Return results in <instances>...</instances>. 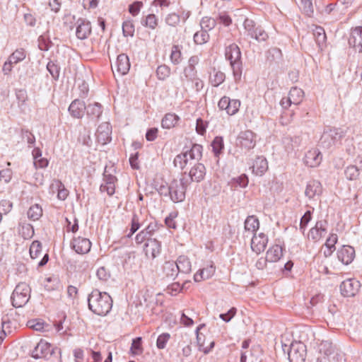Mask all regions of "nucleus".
I'll return each instance as SVG.
<instances>
[{"instance_id": "c9c22d12", "label": "nucleus", "mask_w": 362, "mask_h": 362, "mask_svg": "<svg viewBox=\"0 0 362 362\" xmlns=\"http://www.w3.org/2000/svg\"><path fill=\"white\" fill-rule=\"evenodd\" d=\"M320 353L323 355L322 357L329 358L334 354V348L332 344V342L329 341H323L320 343Z\"/></svg>"}, {"instance_id": "a19ab883", "label": "nucleus", "mask_w": 362, "mask_h": 362, "mask_svg": "<svg viewBox=\"0 0 362 362\" xmlns=\"http://www.w3.org/2000/svg\"><path fill=\"white\" fill-rule=\"evenodd\" d=\"M227 109L226 112L228 115H235L240 108V101L236 99H230L229 98L228 103H227Z\"/></svg>"}, {"instance_id": "c756f323", "label": "nucleus", "mask_w": 362, "mask_h": 362, "mask_svg": "<svg viewBox=\"0 0 362 362\" xmlns=\"http://www.w3.org/2000/svg\"><path fill=\"white\" fill-rule=\"evenodd\" d=\"M163 272L166 277L174 279L179 273L175 262H165L163 265Z\"/></svg>"}, {"instance_id": "5fc2aeb1", "label": "nucleus", "mask_w": 362, "mask_h": 362, "mask_svg": "<svg viewBox=\"0 0 362 362\" xmlns=\"http://www.w3.org/2000/svg\"><path fill=\"white\" fill-rule=\"evenodd\" d=\"M170 74V69L167 65L158 66L156 69V75L159 80L166 79Z\"/></svg>"}, {"instance_id": "0eeeda50", "label": "nucleus", "mask_w": 362, "mask_h": 362, "mask_svg": "<svg viewBox=\"0 0 362 362\" xmlns=\"http://www.w3.org/2000/svg\"><path fill=\"white\" fill-rule=\"evenodd\" d=\"M243 26L247 35L259 42H264L269 37L266 31L261 26L257 25L252 19L246 18L243 23Z\"/></svg>"}, {"instance_id": "393cba45", "label": "nucleus", "mask_w": 362, "mask_h": 362, "mask_svg": "<svg viewBox=\"0 0 362 362\" xmlns=\"http://www.w3.org/2000/svg\"><path fill=\"white\" fill-rule=\"evenodd\" d=\"M283 256V248L279 245H274L267 252V260L269 262H276Z\"/></svg>"}, {"instance_id": "e433bc0d", "label": "nucleus", "mask_w": 362, "mask_h": 362, "mask_svg": "<svg viewBox=\"0 0 362 362\" xmlns=\"http://www.w3.org/2000/svg\"><path fill=\"white\" fill-rule=\"evenodd\" d=\"M313 35L316 43L321 47L325 44L327 38L324 28L320 26L316 27L313 30Z\"/></svg>"}, {"instance_id": "f3484780", "label": "nucleus", "mask_w": 362, "mask_h": 362, "mask_svg": "<svg viewBox=\"0 0 362 362\" xmlns=\"http://www.w3.org/2000/svg\"><path fill=\"white\" fill-rule=\"evenodd\" d=\"M337 257L339 261L344 264H350L355 257V250L349 245H344L338 252Z\"/></svg>"}, {"instance_id": "423d86ee", "label": "nucleus", "mask_w": 362, "mask_h": 362, "mask_svg": "<svg viewBox=\"0 0 362 362\" xmlns=\"http://www.w3.org/2000/svg\"><path fill=\"white\" fill-rule=\"evenodd\" d=\"M283 351H288V360L290 362H304L306 357V346L301 341H294L288 346L282 345Z\"/></svg>"}, {"instance_id": "603ef678", "label": "nucleus", "mask_w": 362, "mask_h": 362, "mask_svg": "<svg viewBox=\"0 0 362 362\" xmlns=\"http://www.w3.org/2000/svg\"><path fill=\"white\" fill-rule=\"evenodd\" d=\"M134 30V25L132 21H126L123 22L122 33L124 37H133Z\"/></svg>"}, {"instance_id": "8fccbe9b", "label": "nucleus", "mask_w": 362, "mask_h": 362, "mask_svg": "<svg viewBox=\"0 0 362 362\" xmlns=\"http://www.w3.org/2000/svg\"><path fill=\"white\" fill-rule=\"evenodd\" d=\"M300 8L308 17L313 16L314 13L313 0H300Z\"/></svg>"}, {"instance_id": "2f4dec72", "label": "nucleus", "mask_w": 362, "mask_h": 362, "mask_svg": "<svg viewBox=\"0 0 362 362\" xmlns=\"http://www.w3.org/2000/svg\"><path fill=\"white\" fill-rule=\"evenodd\" d=\"M259 220L255 216H247L244 223L245 233L248 232L254 235V233L259 228Z\"/></svg>"}, {"instance_id": "a211bd4d", "label": "nucleus", "mask_w": 362, "mask_h": 362, "mask_svg": "<svg viewBox=\"0 0 362 362\" xmlns=\"http://www.w3.org/2000/svg\"><path fill=\"white\" fill-rule=\"evenodd\" d=\"M206 168L204 164L197 163L192 166L189 170V175L190 182H199L204 179L206 175Z\"/></svg>"}, {"instance_id": "4c0bfd02", "label": "nucleus", "mask_w": 362, "mask_h": 362, "mask_svg": "<svg viewBox=\"0 0 362 362\" xmlns=\"http://www.w3.org/2000/svg\"><path fill=\"white\" fill-rule=\"evenodd\" d=\"M27 214H28V217L30 219H31L33 221H37L42 215V207L39 204H35L29 208Z\"/></svg>"}, {"instance_id": "7ed1b4c3", "label": "nucleus", "mask_w": 362, "mask_h": 362, "mask_svg": "<svg viewBox=\"0 0 362 362\" xmlns=\"http://www.w3.org/2000/svg\"><path fill=\"white\" fill-rule=\"evenodd\" d=\"M346 135V132L341 128L327 127L320 137V145L329 149L341 142Z\"/></svg>"}, {"instance_id": "4be33fe9", "label": "nucleus", "mask_w": 362, "mask_h": 362, "mask_svg": "<svg viewBox=\"0 0 362 362\" xmlns=\"http://www.w3.org/2000/svg\"><path fill=\"white\" fill-rule=\"evenodd\" d=\"M301 139L299 136H285L282 139V143L287 152H292L297 148L300 144Z\"/></svg>"}, {"instance_id": "6e6d98bb", "label": "nucleus", "mask_w": 362, "mask_h": 362, "mask_svg": "<svg viewBox=\"0 0 362 362\" xmlns=\"http://www.w3.org/2000/svg\"><path fill=\"white\" fill-rule=\"evenodd\" d=\"M337 242V235L336 234H331L329 237L327 239L325 245L326 247L329 249V252L328 254H327L326 252H324L325 255L326 257H328L331 255L333 250H335V244Z\"/></svg>"}, {"instance_id": "c03bdc74", "label": "nucleus", "mask_w": 362, "mask_h": 362, "mask_svg": "<svg viewBox=\"0 0 362 362\" xmlns=\"http://www.w3.org/2000/svg\"><path fill=\"white\" fill-rule=\"evenodd\" d=\"M223 146V138L221 136H216L211 143V147L216 157L221 153Z\"/></svg>"}, {"instance_id": "f257e3e1", "label": "nucleus", "mask_w": 362, "mask_h": 362, "mask_svg": "<svg viewBox=\"0 0 362 362\" xmlns=\"http://www.w3.org/2000/svg\"><path fill=\"white\" fill-rule=\"evenodd\" d=\"M88 308L95 314L105 316L110 313L112 307V300L106 292L93 290L88 297Z\"/></svg>"}, {"instance_id": "69168bd1", "label": "nucleus", "mask_w": 362, "mask_h": 362, "mask_svg": "<svg viewBox=\"0 0 362 362\" xmlns=\"http://www.w3.org/2000/svg\"><path fill=\"white\" fill-rule=\"evenodd\" d=\"M12 178V171L9 168L0 170V182L8 184Z\"/></svg>"}, {"instance_id": "473e14b6", "label": "nucleus", "mask_w": 362, "mask_h": 362, "mask_svg": "<svg viewBox=\"0 0 362 362\" xmlns=\"http://www.w3.org/2000/svg\"><path fill=\"white\" fill-rule=\"evenodd\" d=\"M203 147L202 145L194 144L189 150H186V153L190 160H200L202 157Z\"/></svg>"}, {"instance_id": "13d9d810", "label": "nucleus", "mask_w": 362, "mask_h": 362, "mask_svg": "<svg viewBox=\"0 0 362 362\" xmlns=\"http://www.w3.org/2000/svg\"><path fill=\"white\" fill-rule=\"evenodd\" d=\"M181 52L177 45H173L170 54V60L173 64H178L181 62Z\"/></svg>"}, {"instance_id": "ea45409f", "label": "nucleus", "mask_w": 362, "mask_h": 362, "mask_svg": "<svg viewBox=\"0 0 362 362\" xmlns=\"http://www.w3.org/2000/svg\"><path fill=\"white\" fill-rule=\"evenodd\" d=\"M189 159V158L187 156V153L186 151H184L175 156L173 161L174 165L175 167H179L182 170L187 165Z\"/></svg>"}, {"instance_id": "a878e982", "label": "nucleus", "mask_w": 362, "mask_h": 362, "mask_svg": "<svg viewBox=\"0 0 362 362\" xmlns=\"http://www.w3.org/2000/svg\"><path fill=\"white\" fill-rule=\"evenodd\" d=\"M197 77V71L194 66H187L183 71V75L180 76L182 86L185 89L189 86V80Z\"/></svg>"}, {"instance_id": "37998d69", "label": "nucleus", "mask_w": 362, "mask_h": 362, "mask_svg": "<svg viewBox=\"0 0 362 362\" xmlns=\"http://www.w3.org/2000/svg\"><path fill=\"white\" fill-rule=\"evenodd\" d=\"M209 39V35L206 30H201L194 35V41L197 45H203Z\"/></svg>"}, {"instance_id": "bb28decb", "label": "nucleus", "mask_w": 362, "mask_h": 362, "mask_svg": "<svg viewBox=\"0 0 362 362\" xmlns=\"http://www.w3.org/2000/svg\"><path fill=\"white\" fill-rule=\"evenodd\" d=\"M175 264L179 273L189 274L192 270V265L189 258L186 256H180Z\"/></svg>"}, {"instance_id": "de8ad7c7", "label": "nucleus", "mask_w": 362, "mask_h": 362, "mask_svg": "<svg viewBox=\"0 0 362 362\" xmlns=\"http://www.w3.org/2000/svg\"><path fill=\"white\" fill-rule=\"evenodd\" d=\"M25 52L23 49H18L13 52L8 57L10 62L17 64L25 58Z\"/></svg>"}, {"instance_id": "680f3d73", "label": "nucleus", "mask_w": 362, "mask_h": 362, "mask_svg": "<svg viewBox=\"0 0 362 362\" xmlns=\"http://www.w3.org/2000/svg\"><path fill=\"white\" fill-rule=\"evenodd\" d=\"M170 338V335L168 333H163L158 337L156 341V346L159 349H163L166 346V344Z\"/></svg>"}, {"instance_id": "f704fd0d", "label": "nucleus", "mask_w": 362, "mask_h": 362, "mask_svg": "<svg viewBox=\"0 0 362 362\" xmlns=\"http://www.w3.org/2000/svg\"><path fill=\"white\" fill-rule=\"evenodd\" d=\"M316 362H345V355L341 351H334L331 357H318Z\"/></svg>"}, {"instance_id": "864d4df0", "label": "nucleus", "mask_w": 362, "mask_h": 362, "mask_svg": "<svg viewBox=\"0 0 362 362\" xmlns=\"http://www.w3.org/2000/svg\"><path fill=\"white\" fill-rule=\"evenodd\" d=\"M216 24V20L210 17H204L202 18L200 25L202 30H212Z\"/></svg>"}, {"instance_id": "5701e85b", "label": "nucleus", "mask_w": 362, "mask_h": 362, "mask_svg": "<svg viewBox=\"0 0 362 362\" xmlns=\"http://www.w3.org/2000/svg\"><path fill=\"white\" fill-rule=\"evenodd\" d=\"M86 110L89 118L98 120L103 113V106L99 103L95 102L86 106Z\"/></svg>"}, {"instance_id": "e2e57ef3", "label": "nucleus", "mask_w": 362, "mask_h": 362, "mask_svg": "<svg viewBox=\"0 0 362 362\" xmlns=\"http://www.w3.org/2000/svg\"><path fill=\"white\" fill-rule=\"evenodd\" d=\"M311 219L312 212L310 211H307L301 217L299 229L302 231L303 233H304L305 228Z\"/></svg>"}, {"instance_id": "7c9ffc66", "label": "nucleus", "mask_w": 362, "mask_h": 362, "mask_svg": "<svg viewBox=\"0 0 362 362\" xmlns=\"http://www.w3.org/2000/svg\"><path fill=\"white\" fill-rule=\"evenodd\" d=\"M179 120V116L175 113H167L161 121V126L163 129H169L174 127Z\"/></svg>"}, {"instance_id": "ddd939ff", "label": "nucleus", "mask_w": 362, "mask_h": 362, "mask_svg": "<svg viewBox=\"0 0 362 362\" xmlns=\"http://www.w3.org/2000/svg\"><path fill=\"white\" fill-rule=\"evenodd\" d=\"M71 247L78 254H86L90 250L91 243L86 238H74L71 243Z\"/></svg>"}, {"instance_id": "dca6fc26", "label": "nucleus", "mask_w": 362, "mask_h": 362, "mask_svg": "<svg viewBox=\"0 0 362 362\" xmlns=\"http://www.w3.org/2000/svg\"><path fill=\"white\" fill-rule=\"evenodd\" d=\"M112 129L109 123L101 124L96 132L97 140L99 143L105 145L111 141Z\"/></svg>"}, {"instance_id": "3c124183", "label": "nucleus", "mask_w": 362, "mask_h": 362, "mask_svg": "<svg viewBox=\"0 0 362 362\" xmlns=\"http://www.w3.org/2000/svg\"><path fill=\"white\" fill-rule=\"evenodd\" d=\"M141 24L153 30L158 25V19L154 14H148L145 19L142 20Z\"/></svg>"}, {"instance_id": "4468645a", "label": "nucleus", "mask_w": 362, "mask_h": 362, "mask_svg": "<svg viewBox=\"0 0 362 362\" xmlns=\"http://www.w3.org/2000/svg\"><path fill=\"white\" fill-rule=\"evenodd\" d=\"M76 35L80 40L86 39L91 33L90 23L84 19L78 18L76 23Z\"/></svg>"}, {"instance_id": "c85d7f7f", "label": "nucleus", "mask_w": 362, "mask_h": 362, "mask_svg": "<svg viewBox=\"0 0 362 362\" xmlns=\"http://www.w3.org/2000/svg\"><path fill=\"white\" fill-rule=\"evenodd\" d=\"M215 272V267L211 264L202 269H199L194 275V280L196 282H199L204 279H208L211 277Z\"/></svg>"}, {"instance_id": "cd10ccee", "label": "nucleus", "mask_w": 362, "mask_h": 362, "mask_svg": "<svg viewBox=\"0 0 362 362\" xmlns=\"http://www.w3.org/2000/svg\"><path fill=\"white\" fill-rule=\"evenodd\" d=\"M268 169V163L266 158L257 157L252 165V171L257 175H263Z\"/></svg>"}, {"instance_id": "0e129e2a", "label": "nucleus", "mask_w": 362, "mask_h": 362, "mask_svg": "<svg viewBox=\"0 0 362 362\" xmlns=\"http://www.w3.org/2000/svg\"><path fill=\"white\" fill-rule=\"evenodd\" d=\"M18 103L20 107L24 105L28 100L27 91L25 89H19L16 92Z\"/></svg>"}, {"instance_id": "f8f14e48", "label": "nucleus", "mask_w": 362, "mask_h": 362, "mask_svg": "<svg viewBox=\"0 0 362 362\" xmlns=\"http://www.w3.org/2000/svg\"><path fill=\"white\" fill-rule=\"evenodd\" d=\"M267 243L268 238L264 233L254 234L251 240V249L256 254H260L265 250Z\"/></svg>"}, {"instance_id": "a18cd8bd", "label": "nucleus", "mask_w": 362, "mask_h": 362, "mask_svg": "<svg viewBox=\"0 0 362 362\" xmlns=\"http://www.w3.org/2000/svg\"><path fill=\"white\" fill-rule=\"evenodd\" d=\"M226 78L225 74L221 71H214L213 75L210 78L211 83L213 86L217 87L221 85Z\"/></svg>"}, {"instance_id": "09e8293b", "label": "nucleus", "mask_w": 362, "mask_h": 362, "mask_svg": "<svg viewBox=\"0 0 362 362\" xmlns=\"http://www.w3.org/2000/svg\"><path fill=\"white\" fill-rule=\"evenodd\" d=\"M47 69L54 80H58L60 67L56 62L52 61L49 62L47 64Z\"/></svg>"}, {"instance_id": "20e7f679", "label": "nucleus", "mask_w": 362, "mask_h": 362, "mask_svg": "<svg viewBox=\"0 0 362 362\" xmlns=\"http://www.w3.org/2000/svg\"><path fill=\"white\" fill-rule=\"evenodd\" d=\"M189 181L185 177L174 179L170 183V198L174 203L182 202L185 199V192Z\"/></svg>"}, {"instance_id": "79ce46f5", "label": "nucleus", "mask_w": 362, "mask_h": 362, "mask_svg": "<svg viewBox=\"0 0 362 362\" xmlns=\"http://www.w3.org/2000/svg\"><path fill=\"white\" fill-rule=\"evenodd\" d=\"M142 338L136 337L132 340L130 351L133 355H140L143 353V347L141 345Z\"/></svg>"}, {"instance_id": "9d476101", "label": "nucleus", "mask_w": 362, "mask_h": 362, "mask_svg": "<svg viewBox=\"0 0 362 362\" xmlns=\"http://www.w3.org/2000/svg\"><path fill=\"white\" fill-rule=\"evenodd\" d=\"M359 287V281L354 279H346L340 284L341 294L344 297H353L358 291Z\"/></svg>"}, {"instance_id": "aec40b11", "label": "nucleus", "mask_w": 362, "mask_h": 362, "mask_svg": "<svg viewBox=\"0 0 362 362\" xmlns=\"http://www.w3.org/2000/svg\"><path fill=\"white\" fill-rule=\"evenodd\" d=\"M85 110V103L78 99L73 100L69 107V112L70 115L73 117L77 119L81 118L83 116Z\"/></svg>"}, {"instance_id": "774afa93", "label": "nucleus", "mask_w": 362, "mask_h": 362, "mask_svg": "<svg viewBox=\"0 0 362 362\" xmlns=\"http://www.w3.org/2000/svg\"><path fill=\"white\" fill-rule=\"evenodd\" d=\"M177 213L172 212L169 214L168 216H167L165 218V223L166 224V226L168 228H173V229L176 228L177 226H176V223L175 221V218L177 217Z\"/></svg>"}, {"instance_id": "6ab92c4d", "label": "nucleus", "mask_w": 362, "mask_h": 362, "mask_svg": "<svg viewBox=\"0 0 362 362\" xmlns=\"http://www.w3.org/2000/svg\"><path fill=\"white\" fill-rule=\"evenodd\" d=\"M304 160L308 166L311 168L316 167L322 161L321 153L318 149L313 148L305 153Z\"/></svg>"}, {"instance_id": "052dcab7", "label": "nucleus", "mask_w": 362, "mask_h": 362, "mask_svg": "<svg viewBox=\"0 0 362 362\" xmlns=\"http://www.w3.org/2000/svg\"><path fill=\"white\" fill-rule=\"evenodd\" d=\"M27 326L34 330L41 332L44 329L45 323L40 320L33 319L28 321Z\"/></svg>"}, {"instance_id": "49530a36", "label": "nucleus", "mask_w": 362, "mask_h": 362, "mask_svg": "<svg viewBox=\"0 0 362 362\" xmlns=\"http://www.w3.org/2000/svg\"><path fill=\"white\" fill-rule=\"evenodd\" d=\"M42 253V245L40 242L35 240L30 247V255L32 259L40 257Z\"/></svg>"}, {"instance_id": "bf43d9fd", "label": "nucleus", "mask_w": 362, "mask_h": 362, "mask_svg": "<svg viewBox=\"0 0 362 362\" xmlns=\"http://www.w3.org/2000/svg\"><path fill=\"white\" fill-rule=\"evenodd\" d=\"M181 17L176 13H170L165 17V23L170 26H176L180 21Z\"/></svg>"}, {"instance_id": "338daca9", "label": "nucleus", "mask_w": 362, "mask_h": 362, "mask_svg": "<svg viewBox=\"0 0 362 362\" xmlns=\"http://www.w3.org/2000/svg\"><path fill=\"white\" fill-rule=\"evenodd\" d=\"M233 181L235 184L242 188H245L248 185V177L245 174H243L238 177L233 178Z\"/></svg>"}, {"instance_id": "4d7b16f0", "label": "nucleus", "mask_w": 362, "mask_h": 362, "mask_svg": "<svg viewBox=\"0 0 362 362\" xmlns=\"http://www.w3.org/2000/svg\"><path fill=\"white\" fill-rule=\"evenodd\" d=\"M345 176L350 180H356L359 175V170L355 165L348 166L344 171Z\"/></svg>"}, {"instance_id": "2eb2a0df", "label": "nucleus", "mask_w": 362, "mask_h": 362, "mask_svg": "<svg viewBox=\"0 0 362 362\" xmlns=\"http://www.w3.org/2000/svg\"><path fill=\"white\" fill-rule=\"evenodd\" d=\"M327 225L326 221H317L315 226L310 230L308 238H311L315 242L320 240L326 233Z\"/></svg>"}, {"instance_id": "72a5a7b5", "label": "nucleus", "mask_w": 362, "mask_h": 362, "mask_svg": "<svg viewBox=\"0 0 362 362\" xmlns=\"http://www.w3.org/2000/svg\"><path fill=\"white\" fill-rule=\"evenodd\" d=\"M303 97V90L297 87L292 88L288 93V101H292L296 105L301 102Z\"/></svg>"}, {"instance_id": "6e6552de", "label": "nucleus", "mask_w": 362, "mask_h": 362, "mask_svg": "<svg viewBox=\"0 0 362 362\" xmlns=\"http://www.w3.org/2000/svg\"><path fill=\"white\" fill-rule=\"evenodd\" d=\"M55 348L44 339L40 341L35 346L32 351L31 356L35 359L44 358L49 360L54 354Z\"/></svg>"}, {"instance_id": "9b49d317", "label": "nucleus", "mask_w": 362, "mask_h": 362, "mask_svg": "<svg viewBox=\"0 0 362 362\" xmlns=\"http://www.w3.org/2000/svg\"><path fill=\"white\" fill-rule=\"evenodd\" d=\"M144 250L148 258L155 259L161 252V244L156 238H148L144 244Z\"/></svg>"}, {"instance_id": "412c9836", "label": "nucleus", "mask_w": 362, "mask_h": 362, "mask_svg": "<svg viewBox=\"0 0 362 362\" xmlns=\"http://www.w3.org/2000/svg\"><path fill=\"white\" fill-rule=\"evenodd\" d=\"M322 192L321 183L317 180H311L308 182L305 191V196L311 199L319 197Z\"/></svg>"}, {"instance_id": "b1692460", "label": "nucleus", "mask_w": 362, "mask_h": 362, "mask_svg": "<svg viewBox=\"0 0 362 362\" xmlns=\"http://www.w3.org/2000/svg\"><path fill=\"white\" fill-rule=\"evenodd\" d=\"M116 66L117 71L120 74H126L130 69V62L128 56L125 54L118 55L116 61Z\"/></svg>"}, {"instance_id": "58836bf2", "label": "nucleus", "mask_w": 362, "mask_h": 362, "mask_svg": "<svg viewBox=\"0 0 362 362\" xmlns=\"http://www.w3.org/2000/svg\"><path fill=\"white\" fill-rule=\"evenodd\" d=\"M266 57L269 62H278L281 59L282 53L280 49L272 47L266 52Z\"/></svg>"}, {"instance_id": "f03ea898", "label": "nucleus", "mask_w": 362, "mask_h": 362, "mask_svg": "<svg viewBox=\"0 0 362 362\" xmlns=\"http://www.w3.org/2000/svg\"><path fill=\"white\" fill-rule=\"evenodd\" d=\"M225 56L226 59L230 62L235 80H240L242 76L243 63L239 47L235 43L229 45L225 49Z\"/></svg>"}, {"instance_id": "1a4fd4ad", "label": "nucleus", "mask_w": 362, "mask_h": 362, "mask_svg": "<svg viewBox=\"0 0 362 362\" xmlns=\"http://www.w3.org/2000/svg\"><path fill=\"white\" fill-rule=\"evenodd\" d=\"M255 134L250 130L241 132L237 139L238 145L247 151L253 148L256 145Z\"/></svg>"}, {"instance_id": "39448f33", "label": "nucleus", "mask_w": 362, "mask_h": 362, "mask_svg": "<svg viewBox=\"0 0 362 362\" xmlns=\"http://www.w3.org/2000/svg\"><path fill=\"white\" fill-rule=\"evenodd\" d=\"M30 288L25 282L19 283L13 290L11 300L13 307L22 308L29 300L30 298Z\"/></svg>"}]
</instances>
